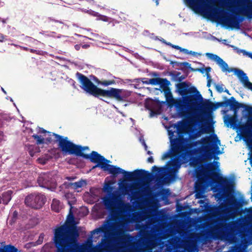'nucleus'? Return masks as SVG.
<instances>
[{
	"mask_svg": "<svg viewBox=\"0 0 252 252\" xmlns=\"http://www.w3.org/2000/svg\"><path fill=\"white\" fill-rule=\"evenodd\" d=\"M78 147V151L77 152V156L81 157L83 158L85 157L86 155H88V154H86L84 153V151L86 150H89V147L88 146H82L81 145H77Z\"/></svg>",
	"mask_w": 252,
	"mask_h": 252,
	"instance_id": "28",
	"label": "nucleus"
},
{
	"mask_svg": "<svg viewBox=\"0 0 252 252\" xmlns=\"http://www.w3.org/2000/svg\"><path fill=\"white\" fill-rule=\"evenodd\" d=\"M207 172L214 182L219 185L221 189L225 190H229L232 187L230 179L221 176L216 171V169L213 163L210 164V166L207 168Z\"/></svg>",
	"mask_w": 252,
	"mask_h": 252,
	"instance_id": "10",
	"label": "nucleus"
},
{
	"mask_svg": "<svg viewBox=\"0 0 252 252\" xmlns=\"http://www.w3.org/2000/svg\"><path fill=\"white\" fill-rule=\"evenodd\" d=\"M3 120L0 118V128H1L3 125Z\"/></svg>",
	"mask_w": 252,
	"mask_h": 252,
	"instance_id": "60",
	"label": "nucleus"
},
{
	"mask_svg": "<svg viewBox=\"0 0 252 252\" xmlns=\"http://www.w3.org/2000/svg\"><path fill=\"white\" fill-rule=\"evenodd\" d=\"M187 122L181 121L178 122L176 127L178 137L172 138L174 132H169L172 152L183 159L190 154L187 144V139L184 137V135L187 133Z\"/></svg>",
	"mask_w": 252,
	"mask_h": 252,
	"instance_id": "5",
	"label": "nucleus"
},
{
	"mask_svg": "<svg viewBox=\"0 0 252 252\" xmlns=\"http://www.w3.org/2000/svg\"><path fill=\"white\" fill-rule=\"evenodd\" d=\"M3 133L0 131V142L3 139Z\"/></svg>",
	"mask_w": 252,
	"mask_h": 252,
	"instance_id": "56",
	"label": "nucleus"
},
{
	"mask_svg": "<svg viewBox=\"0 0 252 252\" xmlns=\"http://www.w3.org/2000/svg\"><path fill=\"white\" fill-rule=\"evenodd\" d=\"M162 170L161 168L154 165L152 168V171L153 172H159Z\"/></svg>",
	"mask_w": 252,
	"mask_h": 252,
	"instance_id": "45",
	"label": "nucleus"
},
{
	"mask_svg": "<svg viewBox=\"0 0 252 252\" xmlns=\"http://www.w3.org/2000/svg\"><path fill=\"white\" fill-rule=\"evenodd\" d=\"M149 80V79H148V78H144L142 79V82H143V84L149 85V83H148Z\"/></svg>",
	"mask_w": 252,
	"mask_h": 252,
	"instance_id": "50",
	"label": "nucleus"
},
{
	"mask_svg": "<svg viewBox=\"0 0 252 252\" xmlns=\"http://www.w3.org/2000/svg\"><path fill=\"white\" fill-rule=\"evenodd\" d=\"M160 78H154L152 79H149L148 80V83L149 84H151L153 85H156L158 84V81Z\"/></svg>",
	"mask_w": 252,
	"mask_h": 252,
	"instance_id": "37",
	"label": "nucleus"
},
{
	"mask_svg": "<svg viewBox=\"0 0 252 252\" xmlns=\"http://www.w3.org/2000/svg\"><path fill=\"white\" fill-rule=\"evenodd\" d=\"M46 201V196L38 192L32 193L28 195L25 199V203L27 206L35 209L42 208Z\"/></svg>",
	"mask_w": 252,
	"mask_h": 252,
	"instance_id": "12",
	"label": "nucleus"
},
{
	"mask_svg": "<svg viewBox=\"0 0 252 252\" xmlns=\"http://www.w3.org/2000/svg\"><path fill=\"white\" fill-rule=\"evenodd\" d=\"M48 131L44 129L42 127H39V128H38V133L45 134V133H48Z\"/></svg>",
	"mask_w": 252,
	"mask_h": 252,
	"instance_id": "43",
	"label": "nucleus"
},
{
	"mask_svg": "<svg viewBox=\"0 0 252 252\" xmlns=\"http://www.w3.org/2000/svg\"><path fill=\"white\" fill-rule=\"evenodd\" d=\"M21 48L25 51H30V49L26 47H21Z\"/></svg>",
	"mask_w": 252,
	"mask_h": 252,
	"instance_id": "63",
	"label": "nucleus"
},
{
	"mask_svg": "<svg viewBox=\"0 0 252 252\" xmlns=\"http://www.w3.org/2000/svg\"><path fill=\"white\" fill-rule=\"evenodd\" d=\"M225 125L228 127L229 126L231 127L235 128L238 126L237 120L235 117H230L227 119H225L224 121Z\"/></svg>",
	"mask_w": 252,
	"mask_h": 252,
	"instance_id": "25",
	"label": "nucleus"
},
{
	"mask_svg": "<svg viewBox=\"0 0 252 252\" xmlns=\"http://www.w3.org/2000/svg\"><path fill=\"white\" fill-rule=\"evenodd\" d=\"M195 176L197 179L194 185L195 196L197 198H201L208 186V181L206 175L203 170L199 168L196 169Z\"/></svg>",
	"mask_w": 252,
	"mask_h": 252,
	"instance_id": "9",
	"label": "nucleus"
},
{
	"mask_svg": "<svg viewBox=\"0 0 252 252\" xmlns=\"http://www.w3.org/2000/svg\"><path fill=\"white\" fill-rule=\"evenodd\" d=\"M96 163V164L94 165L92 167V169H94L96 167H100L101 169L104 170V168L105 167V163Z\"/></svg>",
	"mask_w": 252,
	"mask_h": 252,
	"instance_id": "39",
	"label": "nucleus"
},
{
	"mask_svg": "<svg viewBox=\"0 0 252 252\" xmlns=\"http://www.w3.org/2000/svg\"><path fill=\"white\" fill-rule=\"evenodd\" d=\"M176 169H174L173 171H169L168 176L170 181H174L176 179Z\"/></svg>",
	"mask_w": 252,
	"mask_h": 252,
	"instance_id": "35",
	"label": "nucleus"
},
{
	"mask_svg": "<svg viewBox=\"0 0 252 252\" xmlns=\"http://www.w3.org/2000/svg\"><path fill=\"white\" fill-rule=\"evenodd\" d=\"M180 51L181 52H184L185 54H189V51L187 49H184V48H181V50H180Z\"/></svg>",
	"mask_w": 252,
	"mask_h": 252,
	"instance_id": "55",
	"label": "nucleus"
},
{
	"mask_svg": "<svg viewBox=\"0 0 252 252\" xmlns=\"http://www.w3.org/2000/svg\"><path fill=\"white\" fill-rule=\"evenodd\" d=\"M74 47L76 50H79L80 48V45L76 44L75 45Z\"/></svg>",
	"mask_w": 252,
	"mask_h": 252,
	"instance_id": "61",
	"label": "nucleus"
},
{
	"mask_svg": "<svg viewBox=\"0 0 252 252\" xmlns=\"http://www.w3.org/2000/svg\"><path fill=\"white\" fill-rule=\"evenodd\" d=\"M176 87L182 98L176 99L175 107L180 116L186 118L188 122L194 121L197 116L198 100L203 101L201 94L195 87L189 88L185 82L178 84Z\"/></svg>",
	"mask_w": 252,
	"mask_h": 252,
	"instance_id": "1",
	"label": "nucleus"
},
{
	"mask_svg": "<svg viewBox=\"0 0 252 252\" xmlns=\"http://www.w3.org/2000/svg\"><path fill=\"white\" fill-rule=\"evenodd\" d=\"M160 88L164 91L165 90L169 88V86L170 85V82L166 78H159L158 84Z\"/></svg>",
	"mask_w": 252,
	"mask_h": 252,
	"instance_id": "26",
	"label": "nucleus"
},
{
	"mask_svg": "<svg viewBox=\"0 0 252 252\" xmlns=\"http://www.w3.org/2000/svg\"><path fill=\"white\" fill-rule=\"evenodd\" d=\"M92 79L94 81V82L96 83L98 85H102L104 87H107L109 85H113L116 84V81L114 80H99L95 76H92Z\"/></svg>",
	"mask_w": 252,
	"mask_h": 252,
	"instance_id": "23",
	"label": "nucleus"
},
{
	"mask_svg": "<svg viewBox=\"0 0 252 252\" xmlns=\"http://www.w3.org/2000/svg\"><path fill=\"white\" fill-rule=\"evenodd\" d=\"M197 143H199L201 147L196 149V151L206 158H212L213 155L221 154L219 150L220 141L216 134L202 138L200 141L196 142L194 145Z\"/></svg>",
	"mask_w": 252,
	"mask_h": 252,
	"instance_id": "6",
	"label": "nucleus"
},
{
	"mask_svg": "<svg viewBox=\"0 0 252 252\" xmlns=\"http://www.w3.org/2000/svg\"><path fill=\"white\" fill-rule=\"evenodd\" d=\"M199 163V159L197 158H193L191 159V160L190 161V164L193 166H197Z\"/></svg>",
	"mask_w": 252,
	"mask_h": 252,
	"instance_id": "38",
	"label": "nucleus"
},
{
	"mask_svg": "<svg viewBox=\"0 0 252 252\" xmlns=\"http://www.w3.org/2000/svg\"><path fill=\"white\" fill-rule=\"evenodd\" d=\"M79 233L76 227L65 223L54 230L53 241L56 248V252H76L74 248L78 247L77 238ZM0 252H22L15 246L8 245L0 248Z\"/></svg>",
	"mask_w": 252,
	"mask_h": 252,
	"instance_id": "2",
	"label": "nucleus"
},
{
	"mask_svg": "<svg viewBox=\"0 0 252 252\" xmlns=\"http://www.w3.org/2000/svg\"><path fill=\"white\" fill-rule=\"evenodd\" d=\"M145 107L150 111V115L152 117L159 113L161 105L159 101L149 99L145 102Z\"/></svg>",
	"mask_w": 252,
	"mask_h": 252,
	"instance_id": "17",
	"label": "nucleus"
},
{
	"mask_svg": "<svg viewBox=\"0 0 252 252\" xmlns=\"http://www.w3.org/2000/svg\"><path fill=\"white\" fill-rule=\"evenodd\" d=\"M211 68L210 67H207L205 68V71L206 72L207 77H208V75L209 74V72L211 71Z\"/></svg>",
	"mask_w": 252,
	"mask_h": 252,
	"instance_id": "48",
	"label": "nucleus"
},
{
	"mask_svg": "<svg viewBox=\"0 0 252 252\" xmlns=\"http://www.w3.org/2000/svg\"><path fill=\"white\" fill-rule=\"evenodd\" d=\"M124 178L128 180H138L150 181L152 177V174L144 169H136L133 172L122 171Z\"/></svg>",
	"mask_w": 252,
	"mask_h": 252,
	"instance_id": "11",
	"label": "nucleus"
},
{
	"mask_svg": "<svg viewBox=\"0 0 252 252\" xmlns=\"http://www.w3.org/2000/svg\"><path fill=\"white\" fill-rule=\"evenodd\" d=\"M4 38H5L3 34H0V42H3L4 41Z\"/></svg>",
	"mask_w": 252,
	"mask_h": 252,
	"instance_id": "53",
	"label": "nucleus"
},
{
	"mask_svg": "<svg viewBox=\"0 0 252 252\" xmlns=\"http://www.w3.org/2000/svg\"><path fill=\"white\" fill-rule=\"evenodd\" d=\"M61 207L60 202L59 200L53 199L51 204V209L56 212H59L61 210Z\"/></svg>",
	"mask_w": 252,
	"mask_h": 252,
	"instance_id": "29",
	"label": "nucleus"
},
{
	"mask_svg": "<svg viewBox=\"0 0 252 252\" xmlns=\"http://www.w3.org/2000/svg\"><path fill=\"white\" fill-rule=\"evenodd\" d=\"M238 16V13H235L234 15L231 16L222 14L220 20L223 24L229 28L239 29L240 23L243 21V18Z\"/></svg>",
	"mask_w": 252,
	"mask_h": 252,
	"instance_id": "13",
	"label": "nucleus"
},
{
	"mask_svg": "<svg viewBox=\"0 0 252 252\" xmlns=\"http://www.w3.org/2000/svg\"><path fill=\"white\" fill-rule=\"evenodd\" d=\"M229 106L230 109L233 111L234 114H236L240 108H244L245 111L248 114L252 113V106L247 105L244 103H240L236 100L235 98L232 96L229 99H226L225 101L222 102H217L213 103L209 99H206L200 104L198 103L197 109V116L194 121L201 116L208 117L211 115L212 111H214L220 107Z\"/></svg>",
	"mask_w": 252,
	"mask_h": 252,
	"instance_id": "4",
	"label": "nucleus"
},
{
	"mask_svg": "<svg viewBox=\"0 0 252 252\" xmlns=\"http://www.w3.org/2000/svg\"><path fill=\"white\" fill-rule=\"evenodd\" d=\"M170 166L174 169H178L180 166V164L177 160H173L171 161Z\"/></svg>",
	"mask_w": 252,
	"mask_h": 252,
	"instance_id": "33",
	"label": "nucleus"
},
{
	"mask_svg": "<svg viewBox=\"0 0 252 252\" xmlns=\"http://www.w3.org/2000/svg\"><path fill=\"white\" fill-rule=\"evenodd\" d=\"M37 182L39 186L42 188L50 189L55 186V179L50 172L41 173L37 178Z\"/></svg>",
	"mask_w": 252,
	"mask_h": 252,
	"instance_id": "14",
	"label": "nucleus"
},
{
	"mask_svg": "<svg viewBox=\"0 0 252 252\" xmlns=\"http://www.w3.org/2000/svg\"><path fill=\"white\" fill-rule=\"evenodd\" d=\"M13 191L8 190L2 194V200L3 204L7 205L12 198Z\"/></svg>",
	"mask_w": 252,
	"mask_h": 252,
	"instance_id": "24",
	"label": "nucleus"
},
{
	"mask_svg": "<svg viewBox=\"0 0 252 252\" xmlns=\"http://www.w3.org/2000/svg\"><path fill=\"white\" fill-rule=\"evenodd\" d=\"M230 46H231V47H232L234 49V50L237 53H238V54H241V50L242 49H239V48L237 47H235L233 45H230Z\"/></svg>",
	"mask_w": 252,
	"mask_h": 252,
	"instance_id": "46",
	"label": "nucleus"
},
{
	"mask_svg": "<svg viewBox=\"0 0 252 252\" xmlns=\"http://www.w3.org/2000/svg\"><path fill=\"white\" fill-rule=\"evenodd\" d=\"M103 203L106 208L108 209L111 215L115 214L117 211L116 202L109 198H105L103 200Z\"/></svg>",
	"mask_w": 252,
	"mask_h": 252,
	"instance_id": "19",
	"label": "nucleus"
},
{
	"mask_svg": "<svg viewBox=\"0 0 252 252\" xmlns=\"http://www.w3.org/2000/svg\"><path fill=\"white\" fill-rule=\"evenodd\" d=\"M48 136L45 139V141H46V143H51L52 142L54 141L55 143V136L54 134H56L54 133H52L51 132H48Z\"/></svg>",
	"mask_w": 252,
	"mask_h": 252,
	"instance_id": "32",
	"label": "nucleus"
},
{
	"mask_svg": "<svg viewBox=\"0 0 252 252\" xmlns=\"http://www.w3.org/2000/svg\"><path fill=\"white\" fill-rule=\"evenodd\" d=\"M206 55L209 59L215 61L220 66L223 72H228L229 73L233 71L234 74L239 78L240 81L243 83L244 86L252 91V83L249 81L248 77L243 70L238 68L228 67L227 63L216 55L209 53H206Z\"/></svg>",
	"mask_w": 252,
	"mask_h": 252,
	"instance_id": "7",
	"label": "nucleus"
},
{
	"mask_svg": "<svg viewBox=\"0 0 252 252\" xmlns=\"http://www.w3.org/2000/svg\"><path fill=\"white\" fill-rule=\"evenodd\" d=\"M30 52L32 53H35L36 54H39V50H35V49H30Z\"/></svg>",
	"mask_w": 252,
	"mask_h": 252,
	"instance_id": "49",
	"label": "nucleus"
},
{
	"mask_svg": "<svg viewBox=\"0 0 252 252\" xmlns=\"http://www.w3.org/2000/svg\"><path fill=\"white\" fill-rule=\"evenodd\" d=\"M239 11L248 19H252V0H241Z\"/></svg>",
	"mask_w": 252,
	"mask_h": 252,
	"instance_id": "16",
	"label": "nucleus"
},
{
	"mask_svg": "<svg viewBox=\"0 0 252 252\" xmlns=\"http://www.w3.org/2000/svg\"><path fill=\"white\" fill-rule=\"evenodd\" d=\"M102 20L104 21H108V18L106 16H103Z\"/></svg>",
	"mask_w": 252,
	"mask_h": 252,
	"instance_id": "64",
	"label": "nucleus"
},
{
	"mask_svg": "<svg viewBox=\"0 0 252 252\" xmlns=\"http://www.w3.org/2000/svg\"><path fill=\"white\" fill-rule=\"evenodd\" d=\"M236 227L234 221L228 223H221L215 227V230L221 235L228 236Z\"/></svg>",
	"mask_w": 252,
	"mask_h": 252,
	"instance_id": "15",
	"label": "nucleus"
},
{
	"mask_svg": "<svg viewBox=\"0 0 252 252\" xmlns=\"http://www.w3.org/2000/svg\"><path fill=\"white\" fill-rule=\"evenodd\" d=\"M247 56H248L249 58H251L252 59V53L248 52Z\"/></svg>",
	"mask_w": 252,
	"mask_h": 252,
	"instance_id": "62",
	"label": "nucleus"
},
{
	"mask_svg": "<svg viewBox=\"0 0 252 252\" xmlns=\"http://www.w3.org/2000/svg\"><path fill=\"white\" fill-rule=\"evenodd\" d=\"M214 85H215V87L216 91L218 93H221L224 91L223 88V84H217L215 83Z\"/></svg>",
	"mask_w": 252,
	"mask_h": 252,
	"instance_id": "36",
	"label": "nucleus"
},
{
	"mask_svg": "<svg viewBox=\"0 0 252 252\" xmlns=\"http://www.w3.org/2000/svg\"><path fill=\"white\" fill-rule=\"evenodd\" d=\"M240 131L245 138H250L252 137V125L251 124L241 126L240 127Z\"/></svg>",
	"mask_w": 252,
	"mask_h": 252,
	"instance_id": "21",
	"label": "nucleus"
},
{
	"mask_svg": "<svg viewBox=\"0 0 252 252\" xmlns=\"http://www.w3.org/2000/svg\"><path fill=\"white\" fill-rule=\"evenodd\" d=\"M68 184L70 186L72 187V188L74 189L81 188L83 186V184L81 181H79L73 183H69Z\"/></svg>",
	"mask_w": 252,
	"mask_h": 252,
	"instance_id": "34",
	"label": "nucleus"
},
{
	"mask_svg": "<svg viewBox=\"0 0 252 252\" xmlns=\"http://www.w3.org/2000/svg\"><path fill=\"white\" fill-rule=\"evenodd\" d=\"M47 22L49 24H51L52 26H54L53 25V23H55V24H61V22H59L58 21H57V20H55L52 19L51 18H50L48 19Z\"/></svg>",
	"mask_w": 252,
	"mask_h": 252,
	"instance_id": "40",
	"label": "nucleus"
},
{
	"mask_svg": "<svg viewBox=\"0 0 252 252\" xmlns=\"http://www.w3.org/2000/svg\"><path fill=\"white\" fill-rule=\"evenodd\" d=\"M248 52L246 51V50L242 49L241 51V54L242 53L244 55L247 56Z\"/></svg>",
	"mask_w": 252,
	"mask_h": 252,
	"instance_id": "58",
	"label": "nucleus"
},
{
	"mask_svg": "<svg viewBox=\"0 0 252 252\" xmlns=\"http://www.w3.org/2000/svg\"><path fill=\"white\" fill-rule=\"evenodd\" d=\"M186 0L190 4H193L194 3V0Z\"/></svg>",
	"mask_w": 252,
	"mask_h": 252,
	"instance_id": "59",
	"label": "nucleus"
},
{
	"mask_svg": "<svg viewBox=\"0 0 252 252\" xmlns=\"http://www.w3.org/2000/svg\"><path fill=\"white\" fill-rule=\"evenodd\" d=\"M167 45L171 46L173 48H174V49H177V50H179L180 51V50H181V47H180V46H179L178 45H173V44H172L170 42H168V43H167Z\"/></svg>",
	"mask_w": 252,
	"mask_h": 252,
	"instance_id": "44",
	"label": "nucleus"
},
{
	"mask_svg": "<svg viewBox=\"0 0 252 252\" xmlns=\"http://www.w3.org/2000/svg\"><path fill=\"white\" fill-rule=\"evenodd\" d=\"M32 137L36 140V143L37 145H40L45 143V138H42L41 136H39L37 134H33L32 135Z\"/></svg>",
	"mask_w": 252,
	"mask_h": 252,
	"instance_id": "31",
	"label": "nucleus"
},
{
	"mask_svg": "<svg viewBox=\"0 0 252 252\" xmlns=\"http://www.w3.org/2000/svg\"><path fill=\"white\" fill-rule=\"evenodd\" d=\"M109 162H106L104 171H108L109 174H112L113 176L116 177L119 174H122L123 169L117 167L116 166L110 165L108 164Z\"/></svg>",
	"mask_w": 252,
	"mask_h": 252,
	"instance_id": "20",
	"label": "nucleus"
},
{
	"mask_svg": "<svg viewBox=\"0 0 252 252\" xmlns=\"http://www.w3.org/2000/svg\"><path fill=\"white\" fill-rule=\"evenodd\" d=\"M92 79L94 81V82L96 83L98 85H102L104 87H107L109 85H113L116 84V81L114 80H99L95 76H92Z\"/></svg>",
	"mask_w": 252,
	"mask_h": 252,
	"instance_id": "22",
	"label": "nucleus"
},
{
	"mask_svg": "<svg viewBox=\"0 0 252 252\" xmlns=\"http://www.w3.org/2000/svg\"><path fill=\"white\" fill-rule=\"evenodd\" d=\"M55 142L58 143V146L63 154L73 155L77 156L78 147L76 144L68 140L67 137H64L59 134H54Z\"/></svg>",
	"mask_w": 252,
	"mask_h": 252,
	"instance_id": "8",
	"label": "nucleus"
},
{
	"mask_svg": "<svg viewBox=\"0 0 252 252\" xmlns=\"http://www.w3.org/2000/svg\"><path fill=\"white\" fill-rule=\"evenodd\" d=\"M171 75L174 78H176L179 82H181L184 80L186 76L184 75H180L181 73L179 72H175L174 73H171Z\"/></svg>",
	"mask_w": 252,
	"mask_h": 252,
	"instance_id": "30",
	"label": "nucleus"
},
{
	"mask_svg": "<svg viewBox=\"0 0 252 252\" xmlns=\"http://www.w3.org/2000/svg\"><path fill=\"white\" fill-rule=\"evenodd\" d=\"M207 86L208 87H210L211 86V82L212 81V80L211 79V77L210 75H208V77H207Z\"/></svg>",
	"mask_w": 252,
	"mask_h": 252,
	"instance_id": "47",
	"label": "nucleus"
},
{
	"mask_svg": "<svg viewBox=\"0 0 252 252\" xmlns=\"http://www.w3.org/2000/svg\"><path fill=\"white\" fill-rule=\"evenodd\" d=\"M100 232H104L103 228H102V227L97 228L92 231V234H93L97 233Z\"/></svg>",
	"mask_w": 252,
	"mask_h": 252,
	"instance_id": "42",
	"label": "nucleus"
},
{
	"mask_svg": "<svg viewBox=\"0 0 252 252\" xmlns=\"http://www.w3.org/2000/svg\"><path fill=\"white\" fill-rule=\"evenodd\" d=\"M84 158L89 159L93 163H105L106 162H110V160L106 159L103 156L100 155L95 151H92L90 154L86 155Z\"/></svg>",
	"mask_w": 252,
	"mask_h": 252,
	"instance_id": "18",
	"label": "nucleus"
},
{
	"mask_svg": "<svg viewBox=\"0 0 252 252\" xmlns=\"http://www.w3.org/2000/svg\"><path fill=\"white\" fill-rule=\"evenodd\" d=\"M171 151H169L168 152L164 153L162 156L161 159L162 160H164V159L170 157L171 156Z\"/></svg>",
	"mask_w": 252,
	"mask_h": 252,
	"instance_id": "41",
	"label": "nucleus"
},
{
	"mask_svg": "<svg viewBox=\"0 0 252 252\" xmlns=\"http://www.w3.org/2000/svg\"><path fill=\"white\" fill-rule=\"evenodd\" d=\"M165 96L166 98L167 101L169 103L170 101L172 102V105H174L175 106V101L176 100H175L173 98L172 94L171 92L170 88H168L165 90L164 91Z\"/></svg>",
	"mask_w": 252,
	"mask_h": 252,
	"instance_id": "27",
	"label": "nucleus"
},
{
	"mask_svg": "<svg viewBox=\"0 0 252 252\" xmlns=\"http://www.w3.org/2000/svg\"><path fill=\"white\" fill-rule=\"evenodd\" d=\"M147 161L148 162L153 163L154 162V159L152 157H150L147 159Z\"/></svg>",
	"mask_w": 252,
	"mask_h": 252,
	"instance_id": "52",
	"label": "nucleus"
},
{
	"mask_svg": "<svg viewBox=\"0 0 252 252\" xmlns=\"http://www.w3.org/2000/svg\"><path fill=\"white\" fill-rule=\"evenodd\" d=\"M213 11L214 12V13H218L220 11V8H218V7H214L213 9Z\"/></svg>",
	"mask_w": 252,
	"mask_h": 252,
	"instance_id": "54",
	"label": "nucleus"
},
{
	"mask_svg": "<svg viewBox=\"0 0 252 252\" xmlns=\"http://www.w3.org/2000/svg\"><path fill=\"white\" fill-rule=\"evenodd\" d=\"M76 76L82 85L81 88L95 97L102 96L114 98L118 101H123L129 95V94H127L128 92L123 89L110 88L109 90H103L99 88L87 76L80 72H77Z\"/></svg>",
	"mask_w": 252,
	"mask_h": 252,
	"instance_id": "3",
	"label": "nucleus"
},
{
	"mask_svg": "<svg viewBox=\"0 0 252 252\" xmlns=\"http://www.w3.org/2000/svg\"><path fill=\"white\" fill-rule=\"evenodd\" d=\"M197 70L199 71L200 72H201L202 74L204 73V72L205 71V68H198V69H197Z\"/></svg>",
	"mask_w": 252,
	"mask_h": 252,
	"instance_id": "57",
	"label": "nucleus"
},
{
	"mask_svg": "<svg viewBox=\"0 0 252 252\" xmlns=\"http://www.w3.org/2000/svg\"><path fill=\"white\" fill-rule=\"evenodd\" d=\"M182 64L184 66H185L187 68H189L190 66V64H189V63H187V62H184Z\"/></svg>",
	"mask_w": 252,
	"mask_h": 252,
	"instance_id": "51",
	"label": "nucleus"
}]
</instances>
